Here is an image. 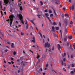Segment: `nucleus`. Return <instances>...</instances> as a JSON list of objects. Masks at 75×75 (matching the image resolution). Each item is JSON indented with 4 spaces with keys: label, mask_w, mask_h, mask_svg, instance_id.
<instances>
[{
    "label": "nucleus",
    "mask_w": 75,
    "mask_h": 75,
    "mask_svg": "<svg viewBox=\"0 0 75 75\" xmlns=\"http://www.w3.org/2000/svg\"><path fill=\"white\" fill-rule=\"evenodd\" d=\"M27 24H28V23H27V21H26L25 23V24H27Z\"/></svg>",
    "instance_id": "nucleus-46"
},
{
    "label": "nucleus",
    "mask_w": 75,
    "mask_h": 75,
    "mask_svg": "<svg viewBox=\"0 0 75 75\" xmlns=\"http://www.w3.org/2000/svg\"><path fill=\"white\" fill-rule=\"evenodd\" d=\"M33 40H35V37H33Z\"/></svg>",
    "instance_id": "nucleus-53"
},
{
    "label": "nucleus",
    "mask_w": 75,
    "mask_h": 75,
    "mask_svg": "<svg viewBox=\"0 0 75 75\" xmlns=\"http://www.w3.org/2000/svg\"><path fill=\"white\" fill-rule=\"evenodd\" d=\"M40 71L41 72H42V68H40Z\"/></svg>",
    "instance_id": "nucleus-50"
},
{
    "label": "nucleus",
    "mask_w": 75,
    "mask_h": 75,
    "mask_svg": "<svg viewBox=\"0 0 75 75\" xmlns=\"http://www.w3.org/2000/svg\"><path fill=\"white\" fill-rule=\"evenodd\" d=\"M69 45V44L68 43H67V46H68Z\"/></svg>",
    "instance_id": "nucleus-59"
},
{
    "label": "nucleus",
    "mask_w": 75,
    "mask_h": 75,
    "mask_svg": "<svg viewBox=\"0 0 75 75\" xmlns=\"http://www.w3.org/2000/svg\"><path fill=\"white\" fill-rule=\"evenodd\" d=\"M19 6L20 7V10H21V11H22V10H23V7L21 6V4H19Z\"/></svg>",
    "instance_id": "nucleus-9"
},
{
    "label": "nucleus",
    "mask_w": 75,
    "mask_h": 75,
    "mask_svg": "<svg viewBox=\"0 0 75 75\" xmlns=\"http://www.w3.org/2000/svg\"><path fill=\"white\" fill-rule=\"evenodd\" d=\"M35 40H32V42H35Z\"/></svg>",
    "instance_id": "nucleus-33"
},
{
    "label": "nucleus",
    "mask_w": 75,
    "mask_h": 75,
    "mask_svg": "<svg viewBox=\"0 0 75 75\" xmlns=\"http://www.w3.org/2000/svg\"><path fill=\"white\" fill-rule=\"evenodd\" d=\"M11 62L13 64H14V62H13V61Z\"/></svg>",
    "instance_id": "nucleus-64"
},
{
    "label": "nucleus",
    "mask_w": 75,
    "mask_h": 75,
    "mask_svg": "<svg viewBox=\"0 0 75 75\" xmlns=\"http://www.w3.org/2000/svg\"><path fill=\"white\" fill-rule=\"evenodd\" d=\"M49 13H50V14L52 13V11H51V10H50L49 11Z\"/></svg>",
    "instance_id": "nucleus-30"
},
{
    "label": "nucleus",
    "mask_w": 75,
    "mask_h": 75,
    "mask_svg": "<svg viewBox=\"0 0 75 75\" xmlns=\"http://www.w3.org/2000/svg\"><path fill=\"white\" fill-rule=\"evenodd\" d=\"M21 35H24V33L23 32H21Z\"/></svg>",
    "instance_id": "nucleus-21"
},
{
    "label": "nucleus",
    "mask_w": 75,
    "mask_h": 75,
    "mask_svg": "<svg viewBox=\"0 0 75 75\" xmlns=\"http://www.w3.org/2000/svg\"><path fill=\"white\" fill-rule=\"evenodd\" d=\"M39 34L40 35L41 37H42V34H41V33H39Z\"/></svg>",
    "instance_id": "nucleus-27"
},
{
    "label": "nucleus",
    "mask_w": 75,
    "mask_h": 75,
    "mask_svg": "<svg viewBox=\"0 0 75 75\" xmlns=\"http://www.w3.org/2000/svg\"><path fill=\"white\" fill-rule=\"evenodd\" d=\"M68 38L67 37H66L64 38V41H67V40Z\"/></svg>",
    "instance_id": "nucleus-13"
},
{
    "label": "nucleus",
    "mask_w": 75,
    "mask_h": 75,
    "mask_svg": "<svg viewBox=\"0 0 75 75\" xmlns=\"http://www.w3.org/2000/svg\"><path fill=\"white\" fill-rule=\"evenodd\" d=\"M55 1H57L55 2V4H59V5L60 4V1L59 0H55Z\"/></svg>",
    "instance_id": "nucleus-7"
},
{
    "label": "nucleus",
    "mask_w": 75,
    "mask_h": 75,
    "mask_svg": "<svg viewBox=\"0 0 75 75\" xmlns=\"http://www.w3.org/2000/svg\"><path fill=\"white\" fill-rule=\"evenodd\" d=\"M62 17H64V15H63V14H62Z\"/></svg>",
    "instance_id": "nucleus-58"
},
{
    "label": "nucleus",
    "mask_w": 75,
    "mask_h": 75,
    "mask_svg": "<svg viewBox=\"0 0 75 75\" xmlns=\"http://www.w3.org/2000/svg\"><path fill=\"white\" fill-rule=\"evenodd\" d=\"M0 8H3V7L2 6V5H0Z\"/></svg>",
    "instance_id": "nucleus-48"
},
{
    "label": "nucleus",
    "mask_w": 75,
    "mask_h": 75,
    "mask_svg": "<svg viewBox=\"0 0 75 75\" xmlns=\"http://www.w3.org/2000/svg\"><path fill=\"white\" fill-rule=\"evenodd\" d=\"M8 64H11V62H8Z\"/></svg>",
    "instance_id": "nucleus-57"
},
{
    "label": "nucleus",
    "mask_w": 75,
    "mask_h": 75,
    "mask_svg": "<svg viewBox=\"0 0 75 75\" xmlns=\"http://www.w3.org/2000/svg\"><path fill=\"white\" fill-rule=\"evenodd\" d=\"M71 58H73V56L72 55H71Z\"/></svg>",
    "instance_id": "nucleus-51"
},
{
    "label": "nucleus",
    "mask_w": 75,
    "mask_h": 75,
    "mask_svg": "<svg viewBox=\"0 0 75 75\" xmlns=\"http://www.w3.org/2000/svg\"><path fill=\"white\" fill-rule=\"evenodd\" d=\"M16 54V52L15 51L13 52V55H15Z\"/></svg>",
    "instance_id": "nucleus-32"
},
{
    "label": "nucleus",
    "mask_w": 75,
    "mask_h": 75,
    "mask_svg": "<svg viewBox=\"0 0 75 75\" xmlns=\"http://www.w3.org/2000/svg\"><path fill=\"white\" fill-rule=\"evenodd\" d=\"M30 22H31V23H33V24H34V25H35V24H34V22H33V20H31Z\"/></svg>",
    "instance_id": "nucleus-23"
},
{
    "label": "nucleus",
    "mask_w": 75,
    "mask_h": 75,
    "mask_svg": "<svg viewBox=\"0 0 75 75\" xmlns=\"http://www.w3.org/2000/svg\"><path fill=\"white\" fill-rule=\"evenodd\" d=\"M64 57H65V56H66V53H64Z\"/></svg>",
    "instance_id": "nucleus-56"
},
{
    "label": "nucleus",
    "mask_w": 75,
    "mask_h": 75,
    "mask_svg": "<svg viewBox=\"0 0 75 75\" xmlns=\"http://www.w3.org/2000/svg\"><path fill=\"white\" fill-rule=\"evenodd\" d=\"M53 25H57V23L55 22H54L53 23Z\"/></svg>",
    "instance_id": "nucleus-18"
},
{
    "label": "nucleus",
    "mask_w": 75,
    "mask_h": 75,
    "mask_svg": "<svg viewBox=\"0 0 75 75\" xmlns=\"http://www.w3.org/2000/svg\"><path fill=\"white\" fill-rule=\"evenodd\" d=\"M47 69V67H46L45 69V71H46V70Z\"/></svg>",
    "instance_id": "nucleus-62"
},
{
    "label": "nucleus",
    "mask_w": 75,
    "mask_h": 75,
    "mask_svg": "<svg viewBox=\"0 0 75 75\" xmlns=\"http://www.w3.org/2000/svg\"><path fill=\"white\" fill-rule=\"evenodd\" d=\"M56 30H59V27H56Z\"/></svg>",
    "instance_id": "nucleus-17"
},
{
    "label": "nucleus",
    "mask_w": 75,
    "mask_h": 75,
    "mask_svg": "<svg viewBox=\"0 0 75 75\" xmlns=\"http://www.w3.org/2000/svg\"><path fill=\"white\" fill-rule=\"evenodd\" d=\"M14 18L13 15H10L9 16V19H8L6 20V21H8L9 23V21H10V24L11 27V24H12V23L13 22V18Z\"/></svg>",
    "instance_id": "nucleus-1"
},
{
    "label": "nucleus",
    "mask_w": 75,
    "mask_h": 75,
    "mask_svg": "<svg viewBox=\"0 0 75 75\" xmlns=\"http://www.w3.org/2000/svg\"><path fill=\"white\" fill-rule=\"evenodd\" d=\"M63 61H64V62H65V58L64 59Z\"/></svg>",
    "instance_id": "nucleus-54"
},
{
    "label": "nucleus",
    "mask_w": 75,
    "mask_h": 75,
    "mask_svg": "<svg viewBox=\"0 0 75 75\" xmlns=\"http://www.w3.org/2000/svg\"><path fill=\"white\" fill-rule=\"evenodd\" d=\"M46 17L48 19L50 22V23H52V22H51V20H50V18L48 17V16H46Z\"/></svg>",
    "instance_id": "nucleus-11"
},
{
    "label": "nucleus",
    "mask_w": 75,
    "mask_h": 75,
    "mask_svg": "<svg viewBox=\"0 0 75 75\" xmlns=\"http://www.w3.org/2000/svg\"><path fill=\"white\" fill-rule=\"evenodd\" d=\"M59 25L60 27H61V23L59 22Z\"/></svg>",
    "instance_id": "nucleus-39"
},
{
    "label": "nucleus",
    "mask_w": 75,
    "mask_h": 75,
    "mask_svg": "<svg viewBox=\"0 0 75 75\" xmlns=\"http://www.w3.org/2000/svg\"><path fill=\"white\" fill-rule=\"evenodd\" d=\"M69 38L70 39V40H71L72 38V36H69Z\"/></svg>",
    "instance_id": "nucleus-15"
},
{
    "label": "nucleus",
    "mask_w": 75,
    "mask_h": 75,
    "mask_svg": "<svg viewBox=\"0 0 75 75\" xmlns=\"http://www.w3.org/2000/svg\"><path fill=\"white\" fill-rule=\"evenodd\" d=\"M40 62V60L39 59L37 63H38V62Z\"/></svg>",
    "instance_id": "nucleus-63"
},
{
    "label": "nucleus",
    "mask_w": 75,
    "mask_h": 75,
    "mask_svg": "<svg viewBox=\"0 0 75 75\" xmlns=\"http://www.w3.org/2000/svg\"><path fill=\"white\" fill-rule=\"evenodd\" d=\"M63 70L64 71H65V72L66 71V69H65L64 68H63Z\"/></svg>",
    "instance_id": "nucleus-25"
},
{
    "label": "nucleus",
    "mask_w": 75,
    "mask_h": 75,
    "mask_svg": "<svg viewBox=\"0 0 75 75\" xmlns=\"http://www.w3.org/2000/svg\"><path fill=\"white\" fill-rule=\"evenodd\" d=\"M1 13L2 15V16H3V12H2V11H1Z\"/></svg>",
    "instance_id": "nucleus-36"
},
{
    "label": "nucleus",
    "mask_w": 75,
    "mask_h": 75,
    "mask_svg": "<svg viewBox=\"0 0 75 75\" xmlns=\"http://www.w3.org/2000/svg\"><path fill=\"white\" fill-rule=\"evenodd\" d=\"M70 10H74V4H73L71 6H70Z\"/></svg>",
    "instance_id": "nucleus-6"
},
{
    "label": "nucleus",
    "mask_w": 75,
    "mask_h": 75,
    "mask_svg": "<svg viewBox=\"0 0 75 75\" xmlns=\"http://www.w3.org/2000/svg\"><path fill=\"white\" fill-rule=\"evenodd\" d=\"M11 59L12 60H13L14 59H13V58L12 57L11 58Z\"/></svg>",
    "instance_id": "nucleus-61"
},
{
    "label": "nucleus",
    "mask_w": 75,
    "mask_h": 75,
    "mask_svg": "<svg viewBox=\"0 0 75 75\" xmlns=\"http://www.w3.org/2000/svg\"><path fill=\"white\" fill-rule=\"evenodd\" d=\"M0 34L2 35V36H3V33L0 32Z\"/></svg>",
    "instance_id": "nucleus-40"
},
{
    "label": "nucleus",
    "mask_w": 75,
    "mask_h": 75,
    "mask_svg": "<svg viewBox=\"0 0 75 75\" xmlns=\"http://www.w3.org/2000/svg\"><path fill=\"white\" fill-rule=\"evenodd\" d=\"M63 9L64 11H65V8H63Z\"/></svg>",
    "instance_id": "nucleus-45"
},
{
    "label": "nucleus",
    "mask_w": 75,
    "mask_h": 75,
    "mask_svg": "<svg viewBox=\"0 0 75 75\" xmlns=\"http://www.w3.org/2000/svg\"><path fill=\"white\" fill-rule=\"evenodd\" d=\"M50 17H53L54 16V15H53V14H51L50 15Z\"/></svg>",
    "instance_id": "nucleus-31"
},
{
    "label": "nucleus",
    "mask_w": 75,
    "mask_h": 75,
    "mask_svg": "<svg viewBox=\"0 0 75 75\" xmlns=\"http://www.w3.org/2000/svg\"><path fill=\"white\" fill-rule=\"evenodd\" d=\"M60 33H61V36L60 38L61 39H62V40H63V39L62 38V30H60Z\"/></svg>",
    "instance_id": "nucleus-8"
},
{
    "label": "nucleus",
    "mask_w": 75,
    "mask_h": 75,
    "mask_svg": "<svg viewBox=\"0 0 75 75\" xmlns=\"http://www.w3.org/2000/svg\"><path fill=\"white\" fill-rule=\"evenodd\" d=\"M71 67H74V64H72V65H71Z\"/></svg>",
    "instance_id": "nucleus-47"
},
{
    "label": "nucleus",
    "mask_w": 75,
    "mask_h": 75,
    "mask_svg": "<svg viewBox=\"0 0 75 75\" xmlns=\"http://www.w3.org/2000/svg\"><path fill=\"white\" fill-rule=\"evenodd\" d=\"M57 47L59 51H61V50H62L61 47V46L60 45H59V44H57Z\"/></svg>",
    "instance_id": "nucleus-5"
},
{
    "label": "nucleus",
    "mask_w": 75,
    "mask_h": 75,
    "mask_svg": "<svg viewBox=\"0 0 75 75\" xmlns=\"http://www.w3.org/2000/svg\"><path fill=\"white\" fill-rule=\"evenodd\" d=\"M65 32L66 33H68V30H67V29L66 28L65 29Z\"/></svg>",
    "instance_id": "nucleus-19"
},
{
    "label": "nucleus",
    "mask_w": 75,
    "mask_h": 75,
    "mask_svg": "<svg viewBox=\"0 0 75 75\" xmlns=\"http://www.w3.org/2000/svg\"><path fill=\"white\" fill-rule=\"evenodd\" d=\"M50 47V44L48 43V42H47L45 44V48H49Z\"/></svg>",
    "instance_id": "nucleus-3"
},
{
    "label": "nucleus",
    "mask_w": 75,
    "mask_h": 75,
    "mask_svg": "<svg viewBox=\"0 0 75 75\" xmlns=\"http://www.w3.org/2000/svg\"><path fill=\"white\" fill-rule=\"evenodd\" d=\"M64 23L66 25H68L67 24H68V20L65 19V20L64 21Z\"/></svg>",
    "instance_id": "nucleus-10"
},
{
    "label": "nucleus",
    "mask_w": 75,
    "mask_h": 75,
    "mask_svg": "<svg viewBox=\"0 0 75 75\" xmlns=\"http://www.w3.org/2000/svg\"><path fill=\"white\" fill-rule=\"evenodd\" d=\"M70 73L71 74H74V71H71L70 72Z\"/></svg>",
    "instance_id": "nucleus-26"
},
{
    "label": "nucleus",
    "mask_w": 75,
    "mask_h": 75,
    "mask_svg": "<svg viewBox=\"0 0 75 75\" xmlns=\"http://www.w3.org/2000/svg\"><path fill=\"white\" fill-rule=\"evenodd\" d=\"M53 10L54 11V13L55 14V16H57V13H56V12H55V10H54V9H53Z\"/></svg>",
    "instance_id": "nucleus-14"
},
{
    "label": "nucleus",
    "mask_w": 75,
    "mask_h": 75,
    "mask_svg": "<svg viewBox=\"0 0 75 75\" xmlns=\"http://www.w3.org/2000/svg\"><path fill=\"white\" fill-rule=\"evenodd\" d=\"M52 51H54V46H53L52 47Z\"/></svg>",
    "instance_id": "nucleus-28"
},
{
    "label": "nucleus",
    "mask_w": 75,
    "mask_h": 75,
    "mask_svg": "<svg viewBox=\"0 0 75 75\" xmlns=\"http://www.w3.org/2000/svg\"><path fill=\"white\" fill-rule=\"evenodd\" d=\"M4 50L5 51V52H7V51H8L7 50Z\"/></svg>",
    "instance_id": "nucleus-37"
},
{
    "label": "nucleus",
    "mask_w": 75,
    "mask_h": 75,
    "mask_svg": "<svg viewBox=\"0 0 75 75\" xmlns=\"http://www.w3.org/2000/svg\"><path fill=\"white\" fill-rule=\"evenodd\" d=\"M40 3L41 4V5H43V4H43V3L42 2V1H40Z\"/></svg>",
    "instance_id": "nucleus-20"
},
{
    "label": "nucleus",
    "mask_w": 75,
    "mask_h": 75,
    "mask_svg": "<svg viewBox=\"0 0 75 75\" xmlns=\"http://www.w3.org/2000/svg\"><path fill=\"white\" fill-rule=\"evenodd\" d=\"M29 51H30V52H32V54H33V52L32 51H31V50H30Z\"/></svg>",
    "instance_id": "nucleus-42"
},
{
    "label": "nucleus",
    "mask_w": 75,
    "mask_h": 75,
    "mask_svg": "<svg viewBox=\"0 0 75 75\" xmlns=\"http://www.w3.org/2000/svg\"><path fill=\"white\" fill-rule=\"evenodd\" d=\"M70 24H73V23L72 21H71L70 23Z\"/></svg>",
    "instance_id": "nucleus-44"
},
{
    "label": "nucleus",
    "mask_w": 75,
    "mask_h": 75,
    "mask_svg": "<svg viewBox=\"0 0 75 75\" xmlns=\"http://www.w3.org/2000/svg\"><path fill=\"white\" fill-rule=\"evenodd\" d=\"M52 30H54V29L55 28L54 26L52 27Z\"/></svg>",
    "instance_id": "nucleus-35"
},
{
    "label": "nucleus",
    "mask_w": 75,
    "mask_h": 75,
    "mask_svg": "<svg viewBox=\"0 0 75 75\" xmlns=\"http://www.w3.org/2000/svg\"><path fill=\"white\" fill-rule=\"evenodd\" d=\"M4 3H5V6H7V4L8 3L9 4H10L9 0H4Z\"/></svg>",
    "instance_id": "nucleus-4"
},
{
    "label": "nucleus",
    "mask_w": 75,
    "mask_h": 75,
    "mask_svg": "<svg viewBox=\"0 0 75 75\" xmlns=\"http://www.w3.org/2000/svg\"><path fill=\"white\" fill-rule=\"evenodd\" d=\"M23 52L24 53V54H25V51H24V50L23 51Z\"/></svg>",
    "instance_id": "nucleus-60"
},
{
    "label": "nucleus",
    "mask_w": 75,
    "mask_h": 75,
    "mask_svg": "<svg viewBox=\"0 0 75 75\" xmlns=\"http://www.w3.org/2000/svg\"><path fill=\"white\" fill-rule=\"evenodd\" d=\"M2 4V1H0V5H1Z\"/></svg>",
    "instance_id": "nucleus-49"
},
{
    "label": "nucleus",
    "mask_w": 75,
    "mask_h": 75,
    "mask_svg": "<svg viewBox=\"0 0 75 75\" xmlns=\"http://www.w3.org/2000/svg\"><path fill=\"white\" fill-rule=\"evenodd\" d=\"M2 10L4 11H5V10H6V7H4V8Z\"/></svg>",
    "instance_id": "nucleus-29"
},
{
    "label": "nucleus",
    "mask_w": 75,
    "mask_h": 75,
    "mask_svg": "<svg viewBox=\"0 0 75 75\" xmlns=\"http://www.w3.org/2000/svg\"><path fill=\"white\" fill-rule=\"evenodd\" d=\"M48 64H47L46 65V67H48Z\"/></svg>",
    "instance_id": "nucleus-41"
},
{
    "label": "nucleus",
    "mask_w": 75,
    "mask_h": 75,
    "mask_svg": "<svg viewBox=\"0 0 75 75\" xmlns=\"http://www.w3.org/2000/svg\"><path fill=\"white\" fill-rule=\"evenodd\" d=\"M62 65H64V62L62 60Z\"/></svg>",
    "instance_id": "nucleus-38"
},
{
    "label": "nucleus",
    "mask_w": 75,
    "mask_h": 75,
    "mask_svg": "<svg viewBox=\"0 0 75 75\" xmlns=\"http://www.w3.org/2000/svg\"><path fill=\"white\" fill-rule=\"evenodd\" d=\"M28 24H27L26 26V29H28V26H29Z\"/></svg>",
    "instance_id": "nucleus-16"
},
{
    "label": "nucleus",
    "mask_w": 75,
    "mask_h": 75,
    "mask_svg": "<svg viewBox=\"0 0 75 75\" xmlns=\"http://www.w3.org/2000/svg\"><path fill=\"white\" fill-rule=\"evenodd\" d=\"M11 47L12 48H14V43H11Z\"/></svg>",
    "instance_id": "nucleus-12"
},
{
    "label": "nucleus",
    "mask_w": 75,
    "mask_h": 75,
    "mask_svg": "<svg viewBox=\"0 0 75 75\" xmlns=\"http://www.w3.org/2000/svg\"><path fill=\"white\" fill-rule=\"evenodd\" d=\"M73 47L74 48V49L75 50V45H73Z\"/></svg>",
    "instance_id": "nucleus-34"
},
{
    "label": "nucleus",
    "mask_w": 75,
    "mask_h": 75,
    "mask_svg": "<svg viewBox=\"0 0 75 75\" xmlns=\"http://www.w3.org/2000/svg\"><path fill=\"white\" fill-rule=\"evenodd\" d=\"M45 16H46V17L47 16H48V14H47V13H45Z\"/></svg>",
    "instance_id": "nucleus-43"
},
{
    "label": "nucleus",
    "mask_w": 75,
    "mask_h": 75,
    "mask_svg": "<svg viewBox=\"0 0 75 75\" xmlns=\"http://www.w3.org/2000/svg\"><path fill=\"white\" fill-rule=\"evenodd\" d=\"M38 56L37 57V58L38 59L40 58V56L38 55V54H37Z\"/></svg>",
    "instance_id": "nucleus-22"
},
{
    "label": "nucleus",
    "mask_w": 75,
    "mask_h": 75,
    "mask_svg": "<svg viewBox=\"0 0 75 75\" xmlns=\"http://www.w3.org/2000/svg\"><path fill=\"white\" fill-rule=\"evenodd\" d=\"M45 12H47V9H45Z\"/></svg>",
    "instance_id": "nucleus-52"
},
{
    "label": "nucleus",
    "mask_w": 75,
    "mask_h": 75,
    "mask_svg": "<svg viewBox=\"0 0 75 75\" xmlns=\"http://www.w3.org/2000/svg\"><path fill=\"white\" fill-rule=\"evenodd\" d=\"M65 16H67V17H69V15L67 14H65Z\"/></svg>",
    "instance_id": "nucleus-24"
},
{
    "label": "nucleus",
    "mask_w": 75,
    "mask_h": 75,
    "mask_svg": "<svg viewBox=\"0 0 75 75\" xmlns=\"http://www.w3.org/2000/svg\"><path fill=\"white\" fill-rule=\"evenodd\" d=\"M69 3H71V0H69Z\"/></svg>",
    "instance_id": "nucleus-55"
},
{
    "label": "nucleus",
    "mask_w": 75,
    "mask_h": 75,
    "mask_svg": "<svg viewBox=\"0 0 75 75\" xmlns=\"http://www.w3.org/2000/svg\"><path fill=\"white\" fill-rule=\"evenodd\" d=\"M17 16L18 18H19L22 24H24V21H23V16H22V15L20 13L19 14H17Z\"/></svg>",
    "instance_id": "nucleus-2"
}]
</instances>
